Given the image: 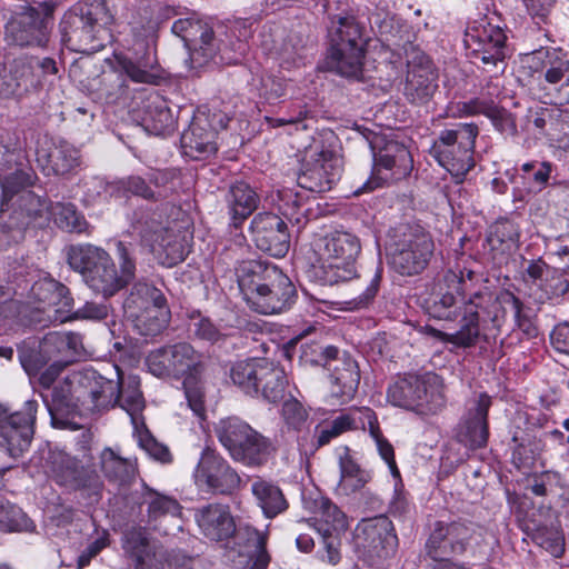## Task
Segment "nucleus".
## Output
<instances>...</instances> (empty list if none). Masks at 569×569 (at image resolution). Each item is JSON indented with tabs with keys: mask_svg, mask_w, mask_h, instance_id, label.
<instances>
[{
	"mask_svg": "<svg viewBox=\"0 0 569 569\" xmlns=\"http://www.w3.org/2000/svg\"><path fill=\"white\" fill-rule=\"evenodd\" d=\"M492 299L488 292H475L470 296L465 315L461 319V327L458 331L450 333V343L458 348L473 347L479 338V310L485 303Z\"/></svg>",
	"mask_w": 569,
	"mask_h": 569,
	"instance_id": "473e14b6",
	"label": "nucleus"
},
{
	"mask_svg": "<svg viewBox=\"0 0 569 569\" xmlns=\"http://www.w3.org/2000/svg\"><path fill=\"white\" fill-rule=\"evenodd\" d=\"M341 174V159L332 151L321 148L310 154L306 169L298 176V186L312 192H325L332 188Z\"/></svg>",
	"mask_w": 569,
	"mask_h": 569,
	"instance_id": "393cba45",
	"label": "nucleus"
},
{
	"mask_svg": "<svg viewBox=\"0 0 569 569\" xmlns=\"http://www.w3.org/2000/svg\"><path fill=\"white\" fill-rule=\"evenodd\" d=\"M42 355L50 361L51 367L68 362V359L76 352L80 338L73 332L51 331L39 342Z\"/></svg>",
	"mask_w": 569,
	"mask_h": 569,
	"instance_id": "a19ab883",
	"label": "nucleus"
},
{
	"mask_svg": "<svg viewBox=\"0 0 569 569\" xmlns=\"http://www.w3.org/2000/svg\"><path fill=\"white\" fill-rule=\"evenodd\" d=\"M41 86V76L34 72V60L27 57L14 59L8 71L0 76V98H21Z\"/></svg>",
	"mask_w": 569,
	"mask_h": 569,
	"instance_id": "cd10ccee",
	"label": "nucleus"
},
{
	"mask_svg": "<svg viewBox=\"0 0 569 569\" xmlns=\"http://www.w3.org/2000/svg\"><path fill=\"white\" fill-rule=\"evenodd\" d=\"M38 403L24 402L22 410L8 413L0 405V449L11 458L20 457L30 446Z\"/></svg>",
	"mask_w": 569,
	"mask_h": 569,
	"instance_id": "6ab92c4d",
	"label": "nucleus"
},
{
	"mask_svg": "<svg viewBox=\"0 0 569 569\" xmlns=\"http://www.w3.org/2000/svg\"><path fill=\"white\" fill-rule=\"evenodd\" d=\"M487 118L490 119L493 127L500 133L511 137L517 134L516 120L505 108H500L495 103Z\"/></svg>",
	"mask_w": 569,
	"mask_h": 569,
	"instance_id": "774afa93",
	"label": "nucleus"
},
{
	"mask_svg": "<svg viewBox=\"0 0 569 569\" xmlns=\"http://www.w3.org/2000/svg\"><path fill=\"white\" fill-rule=\"evenodd\" d=\"M356 418L353 416L340 415L332 420H323L315 429L316 448L330 443L342 433L353 430Z\"/></svg>",
	"mask_w": 569,
	"mask_h": 569,
	"instance_id": "603ef678",
	"label": "nucleus"
},
{
	"mask_svg": "<svg viewBox=\"0 0 569 569\" xmlns=\"http://www.w3.org/2000/svg\"><path fill=\"white\" fill-rule=\"evenodd\" d=\"M37 163L47 176H67L80 164L79 150L64 140L37 150Z\"/></svg>",
	"mask_w": 569,
	"mask_h": 569,
	"instance_id": "2f4dec72",
	"label": "nucleus"
},
{
	"mask_svg": "<svg viewBox=\"0 0 569 569\" xmlns=\"http://www.w3.org/2000/svg\"><path fill=\"white\" fill-rule=\"evenodd\" d=\"M315 529L319 535L342 533L348 528L347 517L328 498L321 497L315 500Z\"/></svg>",
	"mask_w": 569,
	"mask_h": 569,
	"instance_id": "37998d69",
	"label": "nucleus"
},
{
	"mask_svg": "<svg viewBox=\"0 0 569 569\" xmlns=\"http://www.w3.org/2000/svg\"><path fill=\"white\" fill-rule=\"evenodd\" d=\"M506 39L501 28L480 22L467 29L463 41L473 59L483 66L497 67L505 58Z\"/></svg>",
	"mask_w": 569,
	"mask_h": 569,
	"instance_id": "412c9836",
	"label": "nucleus"
},
{
	"mask_svg": "<svg viewBox=\"0 0 569 569\" xmlns=\"http://www.w3.org/2000/svg\"><path fill=\"white\" fill-rule=\"evenodd\" d=\"M123 308L141 336H156L168 325L170 311L163 293L148 283H136Z\"/></svg>",
	"mask_w": 569,
	"mask_h": 569,
	"instance_id": "4468645a",
	"label": "nucleus"
},
{
	"mask_svg": "<svg viewBox=\"0 0 569 569\" xmlns=\"http://www.w3.org/2000/svg\"><path fill=\"white\" fill-rule=\"evenodd\" d=\"M36 176L32 171L17 170L9 177L0 178L2 189V199L0 211H7L10 203L14 207L13 213L20 227H29L31 224L41 227L48 220L50 207L41 197L33 191L20 188L32 186Z\"/></svg>",
	"mask_w": 569,
	"mask_h": 569,
	"instance_id": "f8f14e48",
	"label": "nucleus"
},
{
	"mask_svg": "<svg viewBox=\"0 0 569 569\" xmlns=\"http://www.w3.org/2000/svg\"><path fill=\"white\" fill-rule=\"evenodd\" d=\"M428 385L417 376L400 378L388 388V401L418 415H433L445 407L446 399L440 390H429Z\"/></svg>",
	"mask_w": 569,
	"mask_h": 569,
	"instance_id": "a211bd4d",
	"label": "nucleus"
},
{
	"mask_svg": "<svg viewBox=\"0 0 569 569\" xmlns=\"http://www.w3.org/2000/svg\"><path fill=\"white\" fill-rule=\"evenodd\" d=\"M186 399L193 413L203 419L206 416L204 392L200 382V376H191L183 379Z\"/></svg>",
	"mask_w": 569,
	"mask_h": 569,
	"instance_id": "13d9d810",
	"label": "nucleus"
},
{
	"mask_svg": "<svg viewBox=\"0 0 569 569\" xmlns=\"http://www.w3.org/2000/svg\"><path fill=\"white\" fill-rule=\"evenodd\" d=\"M321 548L318 558L326 563L337 566L341 561V533L319 535Z\"/></svg>",
	"mask_w": 569,
	"mask_h": 569,
	"instance_id": "680f3d73",
	"label": "nucleus"
},
{
	"mask_svg": "<svg viewBox=\"0 0 569 569\" xmlns=\"http://www.w3.org/2000/svg\"><path fill=\"white\" fill-rule=\"evenodd\" d=\"M57 6L56 0H44L38 6H19L6 24L8 40L20 47H44Z\"/></svg>",
	"mask_w": 569,
	"mask_h": 569,
	"instance_id": "ddd939ff",
	"label": "nucleus"
},
{
	"mask_svg": "<svg viewBox=\"0 0 569 569\" xmlns=\"http://www.w3.org/2000/svg\"><path fill=\"white\" fill-rule=\"evenodd\" d=\"M261 358L234 362L230 368V379L234 386L249 396H258V377Z\"/></svg>",
	"mask_w": 569,
	"mask_h": 569,
	"instance_id": "09e8293b",
	"label": "nucleus"
},
{
	"mask_svg": "<svg viewBox=\"0 0 569 569\" xmlns=\"http://www.w3.org/2000/svg\"><path fill=\"white\" fill-rule=\"evenodd\" d=\"M551 143L563 151H569V112L557 109L547 130Z\"/></svg>",
	"mask_w": 569,
	"mask_h": 569,
	"instance_id": "4d7b16f0",
	"label": "nucleus"
},
{
	"mask_svg": "<svg viewBox=\"0 0 569 569\" xmlns=\"http://www.w3.org/2000/svg\"><path fill=\"white\" fill-rule=\"evenodd\" d=\"M251 492L267 518H274L289 507L280 487L271 481L257 479L251 485Z\"/></svg>",
	"mask_w": 569,
	"mask_h": 569,
	"instance_id": "c03bdc74",
	"label": "nucleus"
},
{
	"mask_svg": "<svg viewBox=\"0 0 569 569\" xmlns=\"http://www.w3.org/2000/svg\"><path fill=\"white\" fill-rule=\"evenodd\" d=\"M196 520L203 536L211 541H228L237 530L230 507L223 503H209L200 508Z\"/></svg>",
	"mask_w": 569,
	"mask_h": 569,
	"instance_id": "c756f323",
	"label": "nucleus"
},
{
	"mask_svg": "<svg viewBox=\"0 0 569 569\" xmlns=\"http://www.w3.org/2000/svg\"><path fill=\"white\" fill-rule=\"evenodd\" d=\"M479 129L475 123H458L445 129L435 140L430 153L457 183L473 168V148Z\"/></svg>",
	"mask_w": 569,
	"mask_h": 569,
	"instance_id": "9d476101",
	"label": "nucleus"
},
{
	"mask_svg": "<svg viewBox=\"0 0 569 569\" xmlns=\"http://www.w3.org/2000/svg\"><path fill=\"white\" fill-rule=\"evenodd\" d=\"M313 251L321 266L325 284H337L358 277L356 261L361 252L360 239L348 231L335 230L315 239Z\"/></svg>",
	"mask_w": 569,
	"mask_h": 569,
	"instance_id": "0eeeda50",
	"label": "nucleus"
},
{
	"mask_svg": "<svg viewBox=\"0 0 569 569\" xmlns=\"http://www.w3.org/2000/svg\"><path fill=\"white\" fill-rule=\"evenodd\" d=\"M117 380L108 379L93 368H84L74 379L78 385V399L90 402V409L103 410L119 406L131 418L134 429L138 430L140 413L144 408V400L139 389V381L130 377L123 382L118 367H114Z\"/></svg>",
	"mask_w": 569,
	"mask_h": 569,
	"instance_id": "20e7f679",
	"label": "nucleus"
},
{
	"mask_svg": "<svg viewBox=\"0 0 569 569\" xmlns=\"http://www.w3.org/2000/svg\"><path fill=\"white\" fill-rule=\"evenodd\" d=\"M533 60L542 98L556 106L569 103V60L556 49L538 50Z\"/></svg>",
	"mask_w": 569,
	"mask_h": 569,
	"instance_id": "f3484780",
	"label": "nucleus"
},
{
	"mask_svg": "<svg viewBox=\"0 0 569 569\" xmlns=\"http://www.w3.org/2000/svg\"><path fill=\"white\" fill-rule=\"evenodd\" d=\"M171 30L189 50L188 62L193 70L216 61L218 57L221 62L238 63L247 50L246 42L229 38L224 27L219 26L213 30L196 13L176 20Z\"/></svg>",
	"mask_w": 569,
	"mask_h": 569,
	"instance_id": "7ed1b4c3",
	"label": "nucleus"
},
{
	"mask_svg": "<svg viewBox=\"0 0 569 569\" xmlns=\"http://www.w3.org/2000/svg\"><path fill=\"white\" fill-rule=\"evenodd\" d=\"M51 473L58 483L72 488L97 487L99 482L94 471L79 466L76 458L63 452L53 457Z\"/></svg>",
	"mask_w": 569,
	"mask_h": 569,
	"instance_id": "f704fd0d",
	"label": "nucleus"
},
{
	"mask_svg": "<svg viewBox=\"0 0 569 569\" xmlns=\"http://www.w3.org/2000/svg\"><path fill=\"white\" fill-rule=\"evenodd\" d=\"M72 307L69 289L51 277H43L32 284L28 302L4 300L0 303V312L6 318H28L32 322H41L38 315L46 313L49 320L64 322L63 313L70 312Z\"/></svg>",
	"mask_w": 569,
	"mask_h": 569,
	"instance_id": "39448f33",
	"label": "nucleus"
},
{
	"mask_svg": "<svg viewBox=\"0 0 569 569\" xmlns=\"http://www.w3.org/2000/svg\"><path fill=\"white\" fill-rule=\"evenodd\" d=\"M214 432L232 460L246 467H262L276 452L270 438L238 417L221 419L216 425Z\"/></svg>",
	"mask_w": 569,
	"mask_h": 569,
	"instance_id": "6e6552de",
	"label": "nucleus"
},
{
	"mask_svg": "<svg viewBox=\"0 0 569 569\" xmlns=\"http://www.w3.org/2000/svg\"><path fill=\"white\" fill-rule=\"evenodd\" d=\"M141 505L147 506L149 522L157 521L166 516L177 517L180 515L181 510V507L176 499L161 495L149 488H146L142 492Z\"/></svg>",
	"mask_w": 569,
	"mask_h": 569,
	"instance_id": "3c124183",
	"label": "nucleus"
},
{
	"mask_svg": "<svg viewBox=\"0 0 569 569\" xmlns=\"http://www.w3.org/2000/svg\"><path fill=\"white\" fill-rule=\"evenodd\" d=\"M256 247L274 258H282L290 247V234L284 219L272 212H259L250 222Z\"/></svg>",
	"mask_w": 569,
	"mask_h": 569,
	"instance_id": "b1692460",
	"label": "nucleus"
},
{
	"mask_svg": "<svg viewBox=\"0 0 569 569\" xmlns=\"http://www.w3.org/2000/svg\"><path fill=\"white\" fill-rule=\"evenodd\" d=\"M267 536L254 528H246V542L239 557L246 558L243 569H267L270 556L267 551Z\"/></svg>",
	"mask_w": 569,
	"mask_h": 569,
	"instance_id": "49530a36",
	"label": "nucleus"
},
{
	"mask_svg": "<svg viewBox=\"0 0 569 569\" xmlns=\"http://www.w3.org/2000/svg\"><path fill=\"white\" fill-rule=\"evenodd\" d=\"M259 377H258V395L272 403L283 399L287 386L286 372L283 368L269 361L260 359Z\"/></svg>",
	"mask_w": 569,
	"mask_h": 569,
	"instance_id": "79ce46f5",
	"label": "nucleus"
},
{
	"mask_svg": "<svg viewBox=\"0 0 569 569\" xmlns=\"http://www.w3.org/2000/svg\"><path fill=\"white\" fill-rule=\"evenodd\" d=\"M437 73L431 61L420 57L408 63L403 94L413 104H426L435 94Z\"/></svg>",
	"mask_w": 569,
	"mask_h": 569,
	"instance_id": "bb28decb",
	"label": "nucleus"
},
{
	"mask_svg": "<svg viewBox=\"0 0 569 569\" xmlns=\"http://www.w3.org/2000/svg\"><path fill=\"white\" fill-rule=\"evenodd\" d=\"M340 481L338 489L341 493L350 496L363 489L371 480V473L352 459L346 449V453L339 458Z\"/></svg>",
	"mask_w": 569,
	"mask_h": 569,
	"instance_id": "de8ad7c7",
	"label": "nucleus"
},
{
	"mask_svg": "<svg viewBox=\"0 0 569 569\" xmlns=\"http://www.w3.org/2000/svg\"><path fill=\"white\" fill-rule=\"evenodd\" d=\"M112 21L103 0H86L70 8L60 21L63 42L79 52L93 51L102 47L100 42Z\"/></svg>",
	"mask_w": 569,
	"mask_h": 569,
	"instance_id": "423d86ee",
	"label": "nucleus"
},
{
	"mask_svg": "<svg viewBox=\"0 0 569 569\" xmlns=\"http://www.w3.org/2000/svg\"><path fill=\"white\" fill-rule=\"evenodd\" d=\"M473 533L472 527L461 522H438L426 542V552L432 560L462 555Z\"/></svg>",
	"mask_w": 569,
	"mask_h": 569,
	"instance_id": "a878e982",
	"label": "nucleus"
},
{
	"mask_svg": "<svg viewBox=\"0 0 569 569\" xmlns=\"http://www.w3.org/2000/svg\"><path fill=\"white\" fill-rule=\"evenodd\" d=\"M475 277L471 270H460L459 272L449 270L443 277L449 291L437 296L431 307V313L438 319H450V310L456 303V293L465 296L470 290V283Z\"/></svg>",
	"mask_w": 569,
	"mask_h": 569,
	"instance_id": "e433bc0d",
	"label": "nucleus"
},
{
	"mask_svg": "<svg viewBox=\"0 0 569 569\" xmlns=\"http://www.w3.org/2000/svg\"><path fill=\"white\" fill-rule=\"evenodd\" d=\"M435 251L431 236L421 227H408L390 247V266L401 276L421 273Z\"/></svg>",
	"mask_w": 569,
	"mask_h": 569,
	"instance_id": "2eb2a0df",
	"label": "nucleus"
},
{
	"mask_svg": "<svg viewBox=\"0 0 569 569\" xmlns=\"http://www.w3.org/2000/svg\"><path fill=\"white\" fill-rule=\"evenodd\" d=\"M199 487L218 493H231L239 487L240 477L228 461L214 450L204 449L193 473Z\"/></svg>",
	"mask_w": 569,
	"mask_h": 569,
	"instance_id": "4be33fe9",
	"label": "nucleus"
},
{
	"mask_svg": "<svg viewBox=\"0 0 569 569\" xmlns=\"http://www.w3.org/2000/svg\"><path fill=\"white\" fill-rule=\"evenodd\" d=\"M357 531V546L369 561L376 563L396 553L398 538L388 517L363 520Z\"/></svg>",
	"mask_w": 569,
	"mask_h": 569,
	"instance_id": "aec40b11",
	"label": "nucleus"
},
{
	"mask_svg": "<svg viewBox=\"0 0 569 569\" xmlns=\"http://www.w3.org/2000/svg\"><path fill=\"white\" fill-rule=\"evenodd\" d=\"M503 302L507 305H511L513 309V318L516 327L523 332L527 338H533L537 336L538 330L530 317L525 315L523 311V302L513 293L506 292L503 296Z\"/></svg>",
	"mask_w": 569,
	"mask_h": 569,
	"instance_id": "bf43d9fd",
	"label": "nucleus"
},
{
	"mask_svg": "<svg viewBox=\"0 0 569 569\" xmlns=\"http://www.w3.org/2000/svg\"><path fill=\"white\" fill-rule=\"evenodd\" d=\"M556 108H530L526 114L525 126L527 130H530L532 127L546 136L549 124L552 122L553 116H556Z\"/></svg>",
	"mask_w": 569,
	"mask_h": 569,
	"instance_id": "69168bd1",
	"label": "nucleus"
},
{
	"mask_svg": "<svg viewBox=\"0 0 569 569\" xmlns=\"http://www.w3.org/2000/svg\"><path fill=\"white\" fill-rule=\"evenodd\" d=\"M224 201L230 223L239 228L258 208L260 197L250 184L237 181L229 187Z\"/></svg>",
	"mask_w": 569,
	"mask_h": 569,
	"instance_id": "72a5a7b5",
	"label": "nucleus"
},
{
	"mask_svg": "<svg viewBox=\"0 0 569 569\" xmlns=\"http://www.w3.org/2000/svg\"><path fill=\"white\" fill-rule=\"evenodd\" d=\"M117 62L120 71L133 82L156 84L161 79L158 60L150 50L132 57H117Z\"/></svg>",
	"mask_w": 569,
	"mask_h": 569,
	"instance_id": "4c0bfd02",
	"label": "nucleus"
},
{
	"mask_svg": "<svg viewBox=\"0 0 569 569\" xmlns=\"http://www.w3.org/2000/svg\"><path fill=\"white\" fill-rule=\"evenodd\" d=\"M116 257L119 268L104 249L90 243L71 246L67 251L70 268L82 276L91 290L104 298L118 293L136 277L132 250L123 241L116 242Z\"/></svg>",
	"mask_w": 569,
	"mask_h": 569,
	"instance_id": "f257e3e1",
	"label": "nucleus"
},
{
	"mask_svg": "<svg viewBox=\"0 0 569 569\" xmlns=\"http://www.w3.org/2000/svg\"><path fill=\"white\" fill-rule=\"evenodd\" d=\"M217 131L204 113L196 114L181 134L183 153L193 159L207 158L218 150Z\"/></svg>",
	"mask_w": 569,
	"mask_h": 569,
	"instance_id": "c85d7f7f",
	"label": "nucleus"
},
{
	"mask_svg": "<svg viewBox=\"0 0 569 569\" xmlns=\"http://www.w3.org/2000/svg\"><path fill=\"white\" fill-rule=\"evenodd\" d=\"M336 366H331V396L336 398L339 403L343 405L353 399L360 382V372L358 363L345 356L333 360Z\"/></svg>",
	"mask_w": 569,
	"mask_h": 569,
	"instance_id": "c9c22d12",
	"label": "nucleus"
},
{
	"mask_svg": "<svg viewBox=\"0 0 569 569\" xmlns=\"http://www.w3.org/2000/svg\"><path fill=\"white\" fill-rule=\"evenodd\" d=\"M284 353L289 359L293 355H298L299 362L302 366H321L331 369V363L337 359L339 350L335 346H322L316 341L297 339L287 343Z\"/></svg>",
	"mask_w": 569,
	"mask_h": 569,
	"instance_id": "58836bf2",
	"label": "nucleus"
},
{
	"mask_svg": "<svg viewBox=\"0 0 569 569\" xmlns=\"http://www.w3.org/2000/svg\"><path fill=\"white\" fill-rule=\"evenodd\" d=\"M278 197V208L282 217L300 224L306 217L301 197L290 189L279 191Z\"/></svg>",
	"mask_w": 569,
	"mask_h": 569,
	"instance_id": "6e6d98bb",
	"label": "nucleus"
},
{
	"mask_svg": "<svg viewBox=\"0 0 569 569\" xmlns=\"http://www.w3.org/2000/svg\"><path fill=\"white\" fill-rule=\"evenodd\" d=\"M532 530V539L537 545L546 549L553 557H560L563 553L565 539L558 528L533 523Z\"/></svg>",
	"mask_w": 569,
	"mask_h": 569,
	"instance_id": "5fc2aeb1",
	"label": "nucleus"
},
{
	"mask_svg": "<svg viewBox=\"0 0 569 569\" xmlns=\"http://www.w3.org/2000/svg\"><path fill=\"white\" fill-rule=\"evenodd\" d=\"M0 526L8 531H32L33 521L18 507L11 505L7 515L0 519Z\"/></svg>",
	"mask_w": 569,
	"mask_h": 569,
	"instance_id": "338daca9",
	"label": "nucleus"
},
{
	"mask_svg": "<svg viewBox=\"0 0 569 569\" xmlns=\"http://www.w3.org/2000/svg\"><path fill=\"white\" fill-rule=\"evenodd\" d=\"M173 179L169 170H154L143 178L138 174H130L114 181L93 179L87 183V197L94 200L96 197L104 198H129L138 197L147 201H160L168 197L167 186Z\"/></svg>",
	"mask_w": 569,
	"mask_h": 569,
	"instance_id": "9b49d317",
	"label": "nucleus"
},
{
	"mask_svg": "<svg viewBox=\"0 0 569 569\" xmlns=\"http://www.w3.org/2000/svg\"><path fill=\"white\" fill-rule=\"evenodd\" d=\"M100 96L112 102L123 96L127 87L122 74L114 70L103 72L100 78Z\"/></svg>",
	"mask_w": 569,
	"mask_h": 569,
	"instance_id": "052dcab7",
	"label": "nucleus"
},
{
	"mask_svg": "<svg viewBox=\"0 0 569 569\" xmlns=\"http://www.w3.org/2000/svg\"><path fill=\"white\" fill-rule=\"evenodd\" d=\"M143 126L149 133L163 136L174 129L176 119L171 110L164 103H152L148 107L143 118Z\"/></svg>",
	"mask_w": 569,
	"mask_h": 569,
	"instance_id": "864d4df0",
	"label": "nucleus"
},
{
	"mask_svg": "<svg viewBox=\"0 0 569 569\" xmlns=\"http://www.w3.org/2000/svg\"><path fill=\"white\" fill-rule=\"evenodd\" d=\"M281 415L286 425L295 430H301L308 419L307 410L295 398L283 402Z\"/></svg>",
	"mask_w": 569,
	"mask_h": 569,
	"instance_id": "0e129e2a",
	"label": "nucleus"
},
{
	"mask_svg": "<svg viewBox=\"0 0 569 569\" xmlns=\"http://www.w3.org/2000/svg\"><path fill=\"white\" fill-rule=\"evenodd\" d=\"M139 233L142 242L150 247L154 254L166 256L168 266L184 260L187 252L184 236L173 230L168 221L146 220L140 223Z\"/></svg>",
	"mask_w": 569,
	"mask_h": 569,
	"instance_id": "5701e85b",
	"label": "nucleus"
},
{
	"mask_svg": "<svg viewBox=\"0 0 569 569\" xmlns=\"http://www.w3.org/2000/svg\"><path fill=\"white\" fill-rule=\"evenodd\" d=\"M204 360V356L190 343L178 342L150 352L146 361L149 371L156 377L184 379L201 376Z\"/></svg>",
	"mask_w": 569,
	"mask_h": 569,
	"instance_id": "dca6fc26",
	"label": "nucleus"
},
{
	"mask_svg": "<svg viewBox=\"0 0 569 569\" xmlns=\"http://www.w3.org/2000/svg\"><path fill=\"white\" fill-rule=\"evenodd\" d=\"M375 166L378 171L381 169L391 171V177L400 179L410 173L413 161L409 150L395 141H389L383 149L373 154Z\"/></svg>",
	"mask_w": 569,
	"mask_h": 569,
	"instance_id": "ea45409f",
	"label": "nucleus"
},
{
	"mask_svg": "<svg viewBox=\"0 0 569 569\" xmlns=\"http://www.w3.org/2000/svg\"><path fill=\"white\" fill-rule=\"evenodd\" d=\"M58 228L67 232L84 233L89 229L84 216L79 212L74 204L56 202L50 206L49 213Z\"/></svg>",
	"mask_w": 569,
	"mask_h": 569,
	"instance_id": "8fccbe9b",
	"label": "nucleus"
},
{
	"mask_svg": "<svg viewBox=\"0 0 569 569\" xmlns=\"http://www.w3.org/2000/svg\"><path fill=\"white\" fill-rule=\"evenodd\" d=\"M236 274L244 301L256 312L282 313L291 309L297 300L295 284L272 263L244 260L236 268Z\"/></svg>",
	"mask_w": 569,
	"mask_h": 569,
	"instance_id": "f03ea898",
	"label": "nucleus"
},
{
	"mask_svg": "<svg viewBox=\"0 0 569 569\" xmlns=\"http://www.w3.org/2000/svg\"><path fill=\"white\" fill-rule=\"evenodd\" d=\"M100 465L104 477L119 487L130 485L137 475L134 462L120 457L110 448L102 450Z\"/></svg>",
	"mask_w": 569,
	"mask_h": 569,
	"instance_id": "a18cd8bd",
	"label": "nucleus"
},
{
	"mask_svg": "<svg viewBox=\"0 0 569 569\" xmlns=\"http://www.w3.org/2000/svg\"><path fill=\"white\" fill-rule=\"evenodd\" d=\"M328 66L342 77L361 73L366 40L363 28L353 16H336L329 27Z\"/></svg>",
	"mask_w": 569,
	"mask_h": 569,
	"instance_id": "1a4fd4ad",
	"label": "nucleus"
},
{
	"mask_svg": "<svg viewBox=\"0 0 569 569\" xmlns=\"http://www.w3.org/2000/svg\"><path fill=\"white\" fill-rule=\"evenodd\" d=\"M491 399L481 393L473 408H470L466 419L459 427L458 440L470 449L485 447L488 441V411Z\"/></svg>",
	"mask_w": 569,
	"mask_h": 569,
	"instance_id": "7c9ffc66",
	"label": "nucleus"
},
{
	"mask_svg": "<svg viewBox=\"0 0 569 569\" xmlns=\"http://www.w3.org/2000/svg\"><path fill=\"white\" fill-rule=\"evenodd\" d=\"M138 431V443L139 446L154 460L162 463L171 461V453L164 445L158 442L152 435L147 430Z\"/></svg>",
	"mask_w": 569,
	"mask_h": 569,
	"instance_id": "e2e57ef3",
	"label": "nucleus"
}]
</instances>
